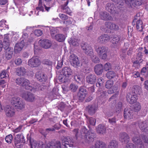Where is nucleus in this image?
Wrapping results in <instances>:
<instances>
[{
    "label": "nucleus",
    "mask_w": 148,
    "mask_h": 148,
    "mask_svg": "<svg viewBox=\"0 0 148 148\" xmlns=\"http://www.w3.org/2000/svg\"><path fill=\"white\" fill-rule=\"evenodd\" d=\"M56 148H68V147H74L75 145L73 139L71 137H65L62 140V146L59 141H56Z\"/></svg>",
    "instance_id": "f257e3e1"
},
{
    "label": "nucleus",
    "mask_w": 148,
    "mask_h": 148,
    "mask_svg": "<svg viewBox=\"0 0 148 148\" xmlns=\"http://www.w3.org/2000/svg\"><path fill=\"white\" fill-rule=\"evenodd\" d=\"M61 73L62 74L60 75L58 77V79L60 82L64 83L69 81L68 78L73 74V71L71 67L66 66L62 69Z\"/></svg>",
    "instance_id": "f03ea898"
},
{
    "label": "nucleus",
    "mask_w": 148,
    "mask_h": 148,
    "mask_svg": "<svg viewBox=\"0 0 148 148\" xmlns=\"http://www.w3.org/2000/svg\"><path fill=\"white\" fill-rule=\"evenodd\" d=\"M15 81L17 84L23 87L26 89L33 92L36 91V86L30 85L29 81L23 77H18L16 79Z\"/></svg>",
    "instance_id": "7ed1b4c3"
},
{
    "label": "nucleus",
    "mask_w": 148,
    "mask_h": 148,
    "mask_svg": "<svg viewBox=\"0 0 148 148\" xmlns=\"http://www.w3.org/2000/svg\"><path fill=\"white\" fill-rule=\"evenodd\" d=\"M11 104L15 108L22 110L25 107V102L22 100L18 97H12L10 99Z\"/></svg>",
    "instance_id": "20e7f679"
},
{
    "label": "nucleus",
    "mask_w": 148,
    "mask_h": 148,
    "mask_svg": "<svg viewBox=\"0 0 148 148\" xmlns=\"http://www.w3.org/2000/svg\"><path fill=\"white\" fill-rule=\"evenodd\" d=\"M95 49L101 58L104 60L107 58V50L105 47L102 46H96Z\"/></svg>",
    "instance_id": "39448f33"
},
{
    "label": "nucleus",
    "mask_w": 148,
    "mask_h": 148,
    "mask_svg": "<svg viewBox=\"0 0 148 148\" xmlns=\"http://www.w3.org/2000/svg\"><path fill=\"white\" fill-rule=\"evenodd\" d=\"M81 46L83 52L88 56H91L94 54L92 47L88 43L83 42L81 43Z\"/></svg>",
    "instance_id": "423d86ee"
},
{
    "label": "nucleus",
    "mask_w": 148,
    "mask_h": 148,
    "mask_svg": "<svg viewBox=\"0 0 148 148\" xmlns=\"http://www.w3.org/2000/svg\"><path fill=\"white\" fill-rule=\"evenodd\" d=\"M69 58L71 65L73 67H77L82 66V63L79 60L77 56L75 54H71Z\"/></svg>",
    "instance_id": "0eeeda50"
},
{
    "label": "nucleus",
    "mask_w": 148,
    "mask_h": 148,
    "mask_svg": "<svg viewBox=\"0 0 148 148\" xmlns=\"http://www.w3.org/2000/svg\"><path fill=\"white\" fill-rule=\"evenodd\" d=\"M132 140L135 144L138 146L140 148H144V146L143 142L140 138V137L138 133L134 134L133 135Z\"/></svg>",
    "instance_id": "6e6552de"
},
{
    "label": "nucleus",
    "mask_w": 148,
    "mask_h": 148,
    "mask_svg": "<svg viewBox=\"0 0 148 148\" xmlns=\"http://www.w3.org/2000/svg\"><path fill=\"white\" fill-rule=\"evenodd\" d=\"M25 142L24 136L21 133L18 134L16 135L14 139V144L16 147L20 148L21 146L20 143H24Z\"/></svg>",
    "instance_id": "1a4fd4ad"
},
{
    "label": "nucleus",
    "mask_w": 148,
    "mask_h": 148,
    "mask_svg": "<svg viewBox=\"0 0 148 148\" xmlns=\"http://www.w3.org/2000/svg\"><path fill=\"white\" fill-rule=\"evenodd\" d=\"M96 137V134L94 131L90 130L88 131L87 135L84 139L86 142L90 143L93 141Z\"/></svg>",
    "instance_id": "9d476101"
},
{
    "label": "nucleus",
    "mask_w": 148,
    "mask_h": 148,
    "mask_svg": "<svg viewBox=\"0 0 148 148\" xmlns=\"http://www.w3.org/2000/svg\"><path fill=\"white\" fill-rule=\"evenodd\" d=\"M38 43L41 47L45 49L49 48L52 45L51 41L48 39H40Z\"/></svg>",
    "instance_id": "9b49d317"
},
{
    "label": "nucleus",
    "mask_w": 148,
    "mask_h": 148,
    "mask_svg": "<svg viewBox=\"0 0 148 148\" xmlns=\"http://www.w3.org/2000/svg\"><path fill=\"white\" fill-rule=\"evenodd\" d=\"M22 97L25 100L30 101H33L34 99V96L31 92L24 91L22 94Z\"/></svg>",
    "instance_id": "f8f14e48"
},
{
    "label": "nucleus",
    "mask_w": 148,
    "mask_h": 148,
    "mask_svg": "<svg viewBox=\"0 0 148 148\" xmlns=\"http://www.w3.org/2000/svg\"><path fill=\"white\" fill-rule=\"evenodd\" d=\"M87 94V92L85 88L83 87H80L77 94L79 99L83 101L85 97Z\"/></svg>",
    "instance_id": "ddd939ff"
},
{
    "label": "nucleus",
    "mask_w": 148,
    "mask_h": 148,
    "mask_svg": "<svg viewBox=\"0 0 148 148\" xmlns=\"http://www.w3.org/2000/svg\"><path fill=\"white\" fill-rule=\"evenodd\" d=\"M138 126L143 132H147L148 131V122L147 121H139L138 122Z\"/></svg>",
    "instance_id": "4468645a"
},
{
    "label": "nucleus",
    "mask_w": 148,
    "mask_h": 148,
    "mask_svg": "<svg viewBox=\"0 0 148 148\" xmlns=\"http://www.w3.org/2000/svg\"><path fill=\"white\" fill-rule=\"evenodd\" d=\"M119 140L123 143H127L129 141L130 138L128 135L126 133L123 132L119 135Z\"/></svg>",
    "instance_id": "2eb2a0df"
},
{
    "label": "nucleus",
    "mask_w": 148,
    "mask_h": 148,
    "mask_svg": "<svg viewBox=\"0 0 148 148\" xmlns=\"http://www.w3.org/2000/svg\"><path fill=\"white\" fill-rule=\"evenodd\" d=\"M5 111L6 115L8 117H11L14 114V109L9 105L6 106L5 108Z\"/></svg>",
    "instance_id": "dca6fc26"
},
{
    "label": "nucleus",
    "mask_w": 148,
    "mask_h": 148,
    "mask_svg": "<svg viewBox=\"0 0 148 148\" xmlns=\"http://www.w3.org/2000/svg\"><path fill=\"white\" fill-rule=\"evenodd\" d=\"M86 80L88 84H94L95 83L97 80V77L94 74H90L86 76Z\"/></svg>",
    "instance_id": "f3484780"
},
{
    "label": "nucleus",
    "mask_w": 148,
    "mask_h": 148,
    "mask_svg": "<svg viewBox=\"0 0 148 148\" xmlns=\"http://www.w3.org/2000/svg\"><path fill=\"white\" fill-rule=\"evenodd\" d=\"M137 99V96L135 95L128 93L127 96V100L130 104H132L136 102Z\"/></svg>",
    "instance_id": "a211bd4d"
},
{
    "label": "nucleus",
    "mask_w": 148,
    "mask_h": 148,
    "mask_svg": "<svg viewBox=\"0 0 148 148\" xmlns=\"http://www.w3.org/2000/svg\"><path fill=\"white\" fill-rule=\"evenodd\" d=\"M24 40H22L20 42H17L14 47L15 52L18 53L21 51L24 47Z\"/></svg>",
    "instance_id": "6ab92c4d"
},
{
    "label": "nucleus",
    "mask_w": 148,
    "mask_h": 148,
    "mask_svg": "<svg viewBox=\"0 0 148 148\" xmlns=\"http://www.w3.org/2000/svg\"><path fill=\"white\" fill-rule=\"evenodd\" d=\"M133 111L130 109H125L124 111V116L125 119H130L133 118Z\"/></svg>",
    "instance_id": "aec40b11"
},
{
    "label": "nucleus",
    "mask_w": 148,
    "mask_h": 148,
    "mask_svg": "<svg viewBox=\"0 0 148 148\" xmlns=\"http://www.w3.org/2000/svg\"><path fill=\"white\" fill-rule=\"evenodd\" d=\"M97 132L100 135H103L106 132V128L103 125L99 124L96 128Z\"/></svg>",
    "instance_id": "412c9836"
},
{
    "label": "nucleus",
    "mask_w": 148,
    "mask_h": 148,
    "mask_svg": "<svg viewBox=\"0 0 148 148\" xmlns=\"http://www.w3.org/2000/svg\"><path fill=\"white\" fill-rule=\"evenodd\" d=\"M100 16L101 19L105 21L110 20L112 17L110 15L106 12H101L100 13Z\"/></svg>",
    "instance_id": "4be33fe9"
},
{
    "label": "nucleus",
    "mask_w": 148,
    "mask_h": 148,
    "mask_svg": "<svg viewBox=\"0 0 148 148\" xmlns=\"http://www.w3.org/2000/svg\"><path fill=\"white\" fill-rule=\"evenodd\" d=\"M94 71L97 75L102 74L103 71V66L101 64L96 65L94 68Z\"/></svg>",
    "instance_id": "5701e85b"
},
{
    "label": "nucleus",
    "mask_w": 148,
    "mask_h": 148,
    "mask_svg": "<svg viewBox=\"0 0 148 148\" xmlns=\"http://www.w3.org/2000/svg\"><path fill=\"white\" fill-rule=\"evenodd\" d=\"M68 3L69 1L68 0H66V1L65 2V3L62 6V11L63 12L66 13L69 15L71 16V11L68 7H67Z\"/></svg>",
    "instance_id": "b1692460"
},
{
    "label": "nucleus",
    "mask_w": 148,
    "mask_h": 148,
    "mask_svg": "<svg viewBox=\"0 0 148 148\" xmlns=\"http://www.w3.org/2000/svg\"><path fill=\"white\" fill-rule=\"evenodd\" d=\"M105 26L108 29L116 30L119 29L118 25L110 22H106L105 24Z\"/></svg>",
    "instance_id": "393cba45"
},
{
    "label": "nucleus",
    "mask_w": 148,
    "mask_h": 148,
    "mask_svg": "<svg viewBox=\"0 0 148 148\" xmlns=\"http://www.w3.org/2000/svg\"><path fill=\"white\" fill-rule=\"evenodd\" d=\"M110 39V37L108 35L104 34L100 36L98 38L97 41L101 43L106 42Z\"/></svg>",
    "instance_id": "a878e982"
},
{
    "label": "nucleus",
    "mask_w": 148,
    "mask_h": 148,
    "mask_svg": "<svg viewBox=\"0 0 148 148\" xmlns=\"http://www.w3.org/2000/svg\"><path fill=\"white\" fill-rule=\"evenodd\" d=\"M106 9L109 12L113 13L115 12L116 8L113 3H109L106 5Z\"/></svg>",
    "instance_id": "bb28decb"
},
{
    "label": "nucleus",
    "mask_w": 148,
    "mask_h": 148,
    "mask_svg": "<svg viewBox=\"0 0 148 148\" xmlns=\"http://www.w3.org/2000/svg\"><path fill=\"white\" fill-rule=\"evenodd\" d=\"M28 65L32 67H36L37 65V57L35 56L29 60L28 62Z\"/></svg>",
    "instance_id": "cd10ccee"
},
{
    "label": "nucleus",
    "mask_w": 148,
    "mask_h": 148,
    "mask_svg": "<svg viewBox=\"0 0 148 148\" xmlns=\"http://www.w3.org/2000/svg\"><path fill=\"white\" fill-rule=\"evenodd\" d=\"M97 107L95 105H89L87 108L88 111L90 115L93 114L96 111Z\"/></svg>",
    "instance_id": "c85d7f7f"
},
{
    "label": "nucleus",
    "mask_w": 148,
    "mask_h": 148,
    "mask_svg": "<svg viewBox=\"0 0 148 148\" xmlns=\"http://www.w3.org/2000/svg\"><path fill=\"white\" fill-rule=\"evenodd\" d=\"M42 64L40 60L38 59V68L39 69H41L42 68V64H44L47 65H51V61L48 60L46 59L43 60L42 61Z\"/></svg>",
    "instance_id": "c756f323"
},
{
    "label": "nucleus",
    "mask_w": 148,
    "mask_h": 148,
    "mask_svg": "<svg viewBox=\"0 0 148 148\" xmlns=\"http://www.w3.org/2000/svg\"><path fill=\"white\" fill-rule=\"evenodd\" d=\"M16 72L17 75L23 76L25 74L26 70L23 67H18L16 69Z\"/></svg>",
    "instance_id": "7c9ffc66"
},
{
    "label": "nucleus",
    "mask_w": 148,
    "mask_h": 148,
    "mask_svg": "<svg viewBox=\"0 0 148 148\" xmlns=\"http://www.w3.org/2000/svg\"><path fill=\"white\" fill-rule=\"evenodd\" d=\"M5 58L9 60L12 57L13 53V50L12 49H9L5 50Z\"/></svg>",
    "instance_id": "2f4dec72"
},
{
    "label": "nucleus",
    "mask_w": 148,
    "mask_h": 148,
    "mask_svg": "<svg viewBox=\"0 0 148 148\" xmlns=\"http://www.w3.org/2000/svg\"><path fill=\"white\" fill-rule=\"evenodd\" d=\"M88 131L86 128L84 127L80 130L79 135L82 138L84 139L87 135V134Z\"/></svg>",
    "instance_id": "473e14b6"
},
{
    "label": "nucleus",
    "mask_w": 148,
    "mask_h": 148,
    "mask_svg": "<svg viewBox=\"0 0 148 148\" xmlns=\"http://www.w3.org/2000/svg\"><path fill=\"white\" fill-rule=\"evenodd\" d=\"M10 41L8 40V38L7 36H5L4 38L3 44V47L5 50H7L9 49H11L9 48Z\"/></svg>",
    "instance_id": "72a5a7b5"
},
{
    "label": "nucleus",
    "mask_w": 148,
    "mask_h": 148,
    "mask_svg": "<svg viewBox=\"0 0 148 148\" xmlns=\"http://www.w3.org/2000/svg\"><path fill=\"white\" fill-rule=\"evenodd\" d=\"M95 148H106V146L103 142L97 140L95 142Z\"/></svg>",
    "instance_id": "f704fd0d"
},
{
    "label": "nucleus",
    "mask_w": 148,
    "mask_h": 148,
    "mask_svg": "<svg viewBox=\"0 0 148 148\" xmlns=\"http://www.w3.org/2000/svg\"><path fill=\"white\" fill-rule=\"evenodd\" d=\"M132 91L136 95H140L142 93V89L139 86L135 85L133 86Z\"/></svg>",
    "instance_id": "c9c22d12"
},
{
    "label": "nucleus",
    "mask_w": 148,
    "mask_h": 148,
    "mask_svg": "<svg viewBox=\"0 0 148 148\" xmlns=\"http://www.w3.org/2000/svg\"><path fill=\"white\" fill-rule=\"evenodd\" d=\"M47 77L43 72H41L38 74V80L40 82H45L47 79Z\"/></svg>",
    "instance_id": "e433bc0d"
},
{
    "label": "nucleus",
    "mask_w": 148,
    "mask_h": 148,
    "mask_svg": "<svg viewBox=\"0 0 148 148\" xmlns=\"http://www.w3.org/2000/svg\"><path fill=\"white\" fill-rule=\"evenodd\" d=\"M55 38L59 42H61L64 40L65 37L64 35L60 34L55 35L54 38Z\"/></svg>",
    "instance_id": "4c0bfd02"
},
{
    "label": "nucleus",
    "mask_w": 148,
    "mask_h": 148,
    "mask_svg": "<svg viewBox=\"0 0 148 148\" xmlns=\"http://www.w3.org/2000/svg\"><path fill=\"white\" fill-rule=\"evenodd\" d=\"M78 88V86L74 83H71L69 86V90L73 92H76Z\"/></svg>",
    "instance_id": "58836bf2"
},
{
    "label": "nucleus",
    "mask_w": 148,
    "mask_h": 148,
    "mask_svg": "<svg viewBox=\"0 0 148 148\" xmlns=\"http://www.w3.org/2000/svg\"><path fill=\"white\" fill-rule=\"evenodd\" d=\"M27 140L29 141L31 148H36L37 146V142L33 139L29 137L27 138Z\"/></svg>",
    "instance_id": "ea45409f"
},
{
    "label": "nucleus",
    "mask_w": 148,
    "mask_h": 148,
    "mask_svg": "<svg viewBox=\"0 0 148 148\" xmlns=\"http://www.w3.org/2000/svg\"><path fill=\"white\" fill-rule=\"evenodd\" d=\"M98 95L100 97V99H104L107 97V92L106 91L101 90L99 91V90L98 91Z\"/></svg>",
    "instance_id": "a19ab883"
},
{
    "label": "nucleus",
    "mask_w": 148,
    "mask_h": 148,
    "mask_svg": "<svg viewBox=\"0 0 148 148\" xmlns=\"http://www.w3.org/2000/svg\"><path fill=\"white\" fill-rule=\"evenodd\" d=\"M136 28L140 31H142L143 29V26L142 21L140 20H138L136 22Z\"/></svg>",
    "instance_id": "79ce46f5"
},
{
    "label": "nucleus",
    "mask_w": 148,
    "mask_h": 148,
    "mask_svg": "<svg viewBox=\"0 0 148 148\" xmlns=\"http://www.w3.org/2000/svg\"><path fill=\"white\" fill-rule=\"evenodd\" d=\"M116 75V73L113 71H110L108 72L106 74L107 77L109 79L113 78Z\"/></svg>",
    "instance_id": "37998d69"
},
{
    "label": "nucleus",
    "mask_w": 148,
    "mask_h": 148,
    "mask_svg": "<svg viewBox=\"0 0 148 148\" xmlns=\"http://www.w3.org/2000/svg\"><path fill=\"white\" fill-rule=\"evenodd\" d=\"M130 4H132L133 6H139L141 5L142 3V0H129Z\"/></svg>",
    "instance_id": "c03bdc74"
},
{
    "label": "nucleus",
    "mask_w": 148,
    "mask_h": 148,
    "mask_svg": "<svg viewBox=\"0 0 148 148\" xmlns=\"http://www.w3.org/2000/svg\"><path fill=\"white\" fill-rule=\"evenodd\" d=\"M122 106V104L121 102H119L116 105L115 108V112L119 113L120 112Z\"/></svg>",
    "instance_id": "a18cd8bd"
},
{
    "label": "nucleus",
    "mask_w": 148,
    "mask_h": 148,
    "mask_svg": "<svg viewBox=\"0 0 148 148\" xmlns=\"http://www.w3.org/2000/svg\"><path fill=\"white\" fill-rule=\"evenodd\" d=\"M9 72L5 70H2L0 73V78L1 79L4 78H8Z\"/></svg>",
    "instance_id": "49530a36"
},
{
    "label": "nucleus",
    "mask_w": 148,
    "mask_h": 148,
    "mask_svg": "<svg viewBox=\"0 0 148 148\" xmlns=\"http://www.w3.org/2000/svg\"><path fill=\"white\" fill-rule=\"evenodd\" d=\"M70 41H69V42H70L71 44L73 46H77L79 45V40L78 39L73 38H71Z\"/></svg>",
    "instance_id": "de8ad7c7"
},
{
    "label": "nucleus",
    "mask_w": 148,
    "mask_h": 148,
    "mask_svg": "<svg viewBox=\"0 0 148 148\" xmlns=\"http://www.w3.org/2000/svg\"><path fill=\"white\" fill-rule=\"evenodd\" d=\"M120 40V37L117 35H114L112 39L111 42L114 45H117Z\"/></svg>",
    "instance_id": "09e8293b"
},
{
    "label": "nucleus",
    "mask_w": 148,
    "mask_h": 148,
    "mask_svg": "<svg viewBox=\"0 0 148 148\" xmlns=\"http://www.w3.org/2000/svg\"><path fill=\"white\" fill-rule=\"evenodd\" d=\"M118 143L116 140H112L110 143L109 148H117Z\"/></svg>",
    "instance_id": "8fccbe9b"
},
{
    "label": "nucleus",
    "mask_w": 148,
    "mask_h": 148,
    "mask_svg": "<svg viewBox=\"0 0 148 148\" xmlns=\"http://www.w3.org/2000/svg\"><path fill=\"white\" fill-rule=\"evenodd\" d=\"M141 108V106L140 103L137 102L133 106V109L135 112H138Z\"/></svg>",
    "instance_id": "3c124183"
},
{
    "label": "nucleus",
    "mask_w": 148,
    "mask_h": 148,
    "mask_svg": "<svg viewBox=\"0 0 148 148\" xmlns=\"http://www.w3.org/2000/svg\"><path fill=\"white\" fill-rule=\"evenodd\" d=\"M104 82V80L101 77L98 78L96 84V86L98 87L102 86L103 85Z\"/></svg>",
    "instance_id": "603ef678"
},
{
    "label": "nucleus",
    "mask_w": 148,
    "mask_h": 148,
    "mask_svg": "<svg viewBox=\"0 0 148 148\" xmlns=\"http://www.w3.org/2000/svg\"><path fill=\"white\" fill-rule=\"evenodd\" d=\"M91 58L92 61L95 63H99L100 62V60L99 58L96 55H94L90 56Z\"/></svg>",
    "instance_id": "864d4df0"
},
{
    "label": "nucleus",
    "mask_w": 148,
    "mask_h": 148,
    "mask_svg": "<svg viewBox=\"0 0 148 148\" xmlns=\"http://www.w3.org/2000/svg\"><path fill=\"white\" fill-rule=\"evenodd\" d=\"M143 141L145 143H148V134L144 133L141 136Z\"/></svg>",
    "instance_id": "5fc2aeb1"
},
{
    "label": "nucleus",
    "mask_w": 148,
    "mask_h": 148,
    "mask_svg": "<svg viewBox=\"0 0 148 148\" xmlns=\"http://www.w3.org/2000/svg\"><path fill=\"white\" fill-rule=\"evenodd\" d=\"M13 139L12 136V134H9L6 136L5 138L6 141L8 143H11Z\"/></svg>",
    "instance_id": "6e6d98bb"
},
{
    "label": "nucleus",
    "mask_w": 148,
    "mask_h": 148,
    "mask_svg": "<svg viewBox=\"0 0 148 148\" xmlns=\"http://www.w3.org/2000/svg\"><path fill=\"white\" fill-rule=\"evenodd\" d=\"M113 84V82L111 80H108L106 83V88H111Z\"/></svg>",
    "instance_id": "4d7b16f0"
},
{
    "label": "nucleus",
    "mask_w": 148,
    "mask_h": 148,
    "mask_svg": "<svg viewBox=\"0 0 148 148\" xmlns=\"http://www.w3.org/2000/svg\"><path fill=\"white\" fill-rule=\"evenodd\" d=\"M126 49H123L121 50V52L120 56L121 58L123 60L124 58L126 56Z\"/></svg>",
    "instance_id": "13d9d810"
},
{
    "label": "nucleus",
    "mask_w": 148,
    "mask_h": 148,
    "mask_svg": "<svg viewBox=\"0 0 148 148\" xmlns=\"http://www.w3.org/2000/svg\"><path fill=\"white\" fill-rule=\"evenodd\" d=\"M56 142L55 144L52 143H48L47 144L45 148H56Z\"/></svg>",
    "instance_id": "bf43d9fd"
},
{
    "label": "nucleus",
    "mask_w": 148,
    "mask_h": 148,
    "mask_svg": "<svg viewBox=\"0 0 148 148\" xmlns=\"http://www.w3.org/2000/svg\"><path fill=\"white\" fill-rule=\"evenodd\" d=\"M111 65L109 63H106L104 66V69L106 71H107L111 69Z\"/></svg>",
    "instance_id": "052dcab7"
},
{
    "label": "nucleus",
    "mask_w": 148,
    "mask_h": 148,
    "mask_svg": "<svg viewBox=\"0 0 148 148\" xmlns=\"http://www.w3.org/2000/svg\"><path fill=\"white\" fill-rule=\"evenodd\" d=\"M59 16L62 20H66L68 18V17L67 16L62 14H59Z\"/></svg>",
    "instance_id": "680f3d73"
},
{
    "label": "nucleus",
    "mask_w": 148,
    "mask_h": 148,
    "mask_svg": "<svg viewBox=\"0 0 148 148\" xmlns=\"http://www.w3.org/2000/svg\"><path fill=\"white\" fill-rule=\"evenodd\" d=\"M39 10L40 11L43 12L44 11V7L42 6V0H39L38 7V10Z\"/></svg>",
    "instance_id": "e2e57ef3"
},
{
    "label": "nucleus",
    "mask_w": 148,
    "mask_h": 148,
    "mask_svg": "<svg viewBox=\"0 0 148 148\" xmlns=\"http://www.w3.org/2000/svg\"><path fill=\"white\" fill-rule=\"evenodd\" d=\"M74 79L76 82H79V81H81V78L78 74H75L74 75Z\"/></svg>",
    "instance_id": "0e129e2a"
},
{
    "label": "nucleus",
    "mask_w": 148,
    "mask_h": 148,
    "mask_svg": "<svg viewBox=\"0 0 148 148\" xmlns=\"http://www.w3.org/2000/svg\"><path fill=\"white\" fill-rule=\"evenodd\" d=\"M89 120L90 125H95L96 120L95 119L91 117L89 118Z\"/></svg>",
    "instance_id": "69168bd1"
},
{
    "label": "nucleus",
    "mask_w": 148,
    "mask_h": 148,
    "mask_svg": "<svg viewBox=\"0 0 148 148\" xmlns=\"http://www.w3.org/2000/svg\"><path fill=\"white\" fill-rule=\"evenodd\" d=\"M108 122L111 124L114 125L116 122V119L115 117L110 118L108 119Z\"/></svg>",
    "instance_id": "338daca9"
},
{
    "label": "nucleus",
    "mask_w": 148,
    "mask_h": 148,
    "mask_svg": "<svg viewBox=\"0 0 148 148\" xmlns=\"http://www.w3.org/2000/svg\"><path fill=\"white\" fill-rule=\"evenodd\" d=\"M126 148H136V146L132 143H129L127 144L126 146Z\"/></svg>",
    "instance_id": "774afa93"
}]
</instances>
